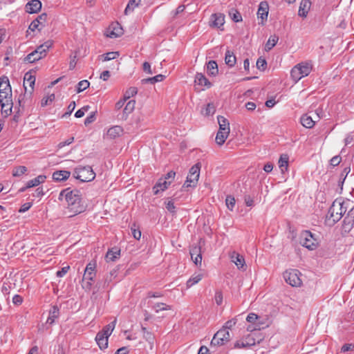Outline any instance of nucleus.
Wrapping results in <instances>:
<instances>
[{
    "label": "nucleus",
    "instance_id": "obj_1",
    "mask_svg": "<svg viewBox=\"0 0 354 354\" xmlns=\"http://www.w3.org/2000/svg\"><path fill=\"white\" fill-rule=\"evenodd\" d=\"M65 198L67 203V209L72 214L70 216L81 214L86 210V205L82 198V194L77 189L71 190L70 188L62 190L59 199Z\"/></svg>",
    "mask_w": 354,
    "mask_h": 354
},
{
    "label": "nucleus",
    "instance_id": "obj_2",
    "mask_svg": "<svg viewBox=\"0 0 354 354\" xmlns=\"http://www.w3.org/2000/svg\"><path fill=\"white\" fill-rule=\"evenodd\" d=\"M351 205L352 202L348 199L336 198L328 209V220H332L333 224L338 222Z\"/></svg>",
    "mask_w": 354,
    "mask_h": 354
},
{
    "label": "nucleus",
    "instance_id": "obj_3",
    "mask_svg": "<svg viewBox=\"0 0 354 354\" xmlns=\"http://www.w3.org/2000/svg\"><path fill=\"white\" fill-rule=\"evenodd\" d=\"M116 319L105 326L102 330L97 333L95 341L100 349H105L108 346V339L115 328Z\"/></svg>",
    "mask_w": 354,
    "mask_h": 354
},
{
    "label": "nucleus",
    "instance_id": "obj_4",
    "mask_svg": "<svg viewBox=\"0 0 354 354\" xmlns=\"http://www.w3.org/2000/svg\"><path fill=\"white\" fill-rule=\"evenodd\" d=\"M299 243L309 250H314L319 246L317 236L309 230H304L299 235Z\"/></svg>",
    "mask_w": 354,
    "mask_h": 354
},
{
    "label": "nucleus",
    "instance_id": "obj_5",
    "mask_svg": "<svg viewBox=\"0 0 354 354\" xmlns=\"http://www.w3.org/2000/svg\"><path fill=\"white\" fill-rule=\"evenodd\" d=\"M311 71V62H301L292 68L290 75L293 81L297 82L302 77L308 76Z\"/></svg>",
    "mask_w": 354,
    "mask_h": 354
},
{
    "label": "nucleus",
    "instance_id": "obj_6",
    "mask_svg": "<svg viewBox=\"0 0 354 354\" xmlns=\"http://www.w3.org/2000/svg\"><path fill=\"white\" fill-rule=\"evenodd\" d=\"M75 172V178L82 182H90L95 178V173L90 166H79Z\"/></svg>",
    "mask_w": 354,
    "mask_h": 354
},
{
    "label": "nucleus",
    "instance_id": "obj_7",
    "mask_svg": "<svg viewBox=\"0 0 354 354\" xmlns=\"http://www.w3.org/2000/svg\"><path fill=\"white\" fill-rule=\"evenodd\" d=\"M301 272L296 269H290L286 270L283 274V278L286 282L293 287L300 286L302 281L300 279Z\"/></svg>",
    "mask_w": 354,
    "mask_h": 354
},
{
    "label": "nucleus",
    "instance_id": "obj_8",
    "mask_svg": "<svg viewBox=\"0 0 354 354\" xmlns=\"http://www.w3.org/2000/svg\"><path fill=\"white\" fill-rule=\"evenodd\" d=\"M200 169V163H196L190 168L187 180L183 185L184 187H195L196 185L199 178Z\"/></svg>",
    "mask_w": 354,
    "mask_h": 354
},
{
    "label": "nucleus",
    "instance_id": "obj_9",
    "mask_svg": "<svg viewBox=\"0 0 354 354\" xmlns=\"http://www.w3.org/2000/svg\"><path fill=\"white\" fill-rule=\"evenodd\" d=\"M230 340V334L229 330L225 329H220L217 331L212 341L211 346H223Z\"/></svg>",
    "mask_w": 354,
    "mask_h": 354
},
{
    "label": "nucleus",
    "instance_id": "obj_10",
    "mask_svg": "<svg viewBox=\"0 0 354 354\" xmlns=\"http://www.w3.org/2000/svg\"><path fill=\"white\" fill-rule=\"evenodd\" d=\"M354 226V205H351V207L349 208V210L344 218L342 223V230L348 233L351 231Z\"/></svg>",
    "mask_w": 354,
    "mask_h": 354
},
{
    "label": "nucleus",
    "instance_id": "obj_11",
    "mask_svg": "<svg viewBox=\"0 0 354 354\" xmlns=\"http://www.w3.org/2000/svg\"><path fill=\"white\" fill-rule=\"evenodd\" d=\"M95 268L96 263L95 261H91L86 265V267L85 268L83 279L85 280H88V288H89L91 286L92 281H93V279L95 277Z\"/></svg>",
    "mask_w": 354,
    "mask_h": 354
},
{
    "label": "nucleus",
    "instance_id": "obj_12",
    "mask_svg": "<svg viewBox=\"0 0 354 354\" xmlns=\"http://www.w3.org/2000/svg\"><path fill=\"white\" fill-rule=\"evenodd\" d=\"M47 18L48 15L46 13H42L39 15L31 22L28 27V30H30L31 31L38 30L40 31L44 27H45L47 22Z\"/></svg>",
    "mask_w": 354,
    "mask_h": 354
},
{
    "label": "nucleus",
    "instance_id": "obj_13",
    "mask_svg": "<svg viewBox=\"0 0 354 354\" xmlns=\"http://www.w3.org/2000/svg\"><path fill=\"white\" fill-rule=\"evenodd\" d=\"M260 317L256 315L255 313H251L248 314V315L246 317L247 322L249 323H251L252 325H249L247 328L248 330L249 331H253L257 330H260V322H259Z\"/></svg>",
    "mask_w": 354,
    "mask_h": 354
},
{
    "label": "nucleus",
    "instance_id": "obj_14",
    "mask_svg": "<svg viewBox=\"0 0 354 354\" xmlns=\"http://www.w3.org/2000/svg\"><path fill=\"white\" fill-rule=\"evenodd\" d=\"M136 101L133 100H129L122 109V113L118 115V117L122 120H126L133 110L135 109Z\"/></svg>",
    "mask_w": 354,
    "mask_h": 354
},
{
    "label": "nucleus",
    "instance_id": "obj_15",
    "mask_svg": "<svg viewBox=\"0 0 354 354\" xmlns=\"http://www.w3.org/2000/svg\"><path fill=\"white\" fill-rule=\"evenodd\" d=\"M189 253L193 262L196 265H201L202 261V254L201 251V247L199 245H193Z\"/></svg>",
    "mask_w": 354,
    "mask_h": 354
},
{
    "label": "nucleus",
    "instance_id": "obj_16",
    "mask_svg": "<svg viewBox=\"0 0 354 354\" xmlns=\"http://www.w3.org/2000/svg\"><path fill=\"white\" fill-rule=\"evenodd\" d=\"M269 6L267 1H261L259 5L257 11L258 17L261 19V24L267 20L268 15Z\"/></svg>",
    "mask_w": 354,
    "mask_h": 354
},
{
    "label": "nucleus",
    "instance_id": "obj_17",
    "mask_svg": "<svg viewBox=\"0 0 354 354\" xmlns=\"http://www.w3.org/2000/svg\"><path fill=\"white\" fill-rule=\"evenodd\" d=\"M194 82L196 86H200L198 89L203 90L204 87L209 88L212 86L211 82L202 73H197L195 77Z\"/></svg>",
    "mask_w": 354,
    "mask_h": 354
},
{
    "label": "nucleus",
    "instance_id": "obj_18",
    "mask_svg": "<svg viewBox=\"0 0 354 354\" xmlns=\"http://www.w3.org/2000/svg\"><path fill=\"white\" fill-rule=\"evenodd\" d=\"M35 82V77L32 74L30 71L27 72L24 78V87L25 88L26 92H27V86L26 85H28L30 88L29 91L30 95L32 94L33 89H34V85Z\"/></svg>",
    "mask_w": 354,
    "mask_h": 354
},
{
    "label": "nucleus",
    "instance_id": "obj_19",
    "mask_svg": "<svg viewBox=\"0 0 354 354\" xmlns=\"http://www.w3.org/2000/svg\"><path fill=\"white\" fill-rule=\"evenodd\" d=\"M170 184L171 181H167L162 178H160L152 188L153 194L157 195L160 191H165L168 188Z\"/></svg>",
    "mask_w": 354,
    "mask_h": 354
},
{
    "label": "nucleus",
    "instance_id": "obj_20",
    "mask_svg": "<svg viewBox=\"0 0 354 354\" xmlns=\"http://www.w3.org/2000/svg\"><path fill=\"white\" fill-rule=\"evenodd\" d=\"M225 23V16L221 13L213 14L210 18V26L212 27L220 28Z\"/></svg>",
    "mask_w": 354,
    "mask_h": 354
},
{
    "label": "nucleus",
    "instance_id": "obj_21",
    "mask_svg": "<svg viewBox=\"0 0 354 354\" xmlns=\"http://www.w3.org/2000/svg\"><path fill=\"white\" fill-rule=\"evenodd\" d=\"M310 0H302L299 5L298 15L301 17L306 18L310 9Z\"/></svg>",
    "mask_w": 354,
    "mask_h": 354
},
{
    "label": "nucleus",
    "instance_id": "obj_22",
    "mask_svg": "<svg viewBox=\"0 0 354 354\" xmlns=\"http://www.w3.org/2000/svg\"><path fill=\"white\" fill-rule=\"evenodd\" d=\"M41 8V3L39 0H32L26 3V9L29 13H36Z\"/></svg>",
    "mask_w": 354,
    "mask_h": 354
},
{
    "label": "nucleus",
    "instance_id": "obj_23",
    "mask_svg": "<svg viewBox=\"0 0 354 354\" xmlns=\"http://www.w3.org/2000/svg\"><path fill=\"white\" fill-rule=\"evenodd\" d=\"M122 28L119 24H112L107 31L106 35L111 38H115L122 34Z\"/></svg>",
    "mask_w": 354,
    "mask_h": 354
},
{
    "label": "nucleus",
    "instance_id": "obj_24",
    "mask_svg": "<svg viewBox=\"0 0 354 354\" xmlns=\"http://www.w3.org/2000/svg\"><path fill=\"white\" fill-rule=\"evenodd\" d=\"M230 257L231 261L236 264L238 268L244 269L245 259L243 256L240 255L236 252H233L230 254Z\"/></svg>",
    "mask_w": 354,
    "mask_h": 354
},
{
    "label": "nucleus",
    "instance_id": "obj_25",
    "mask_svg": "<svg viewBox=\"0 0 354 354\" xmlns=\"http://www.w3.org/2000/svg\"><path fill=\"white\" fill-rule=\"evenodd\" d=\"M53 42L52 40H48L44 44L39 46L35 51H37V54L40 55L42 58L46 55V53L50 48L52 47Z\"/></svg>",
    "mask_w": 354,
    "mask_h": 354
},
{
    "label": "nucleus",
    "instance_id": "obj_26",
    "mask_svg": "<svg viewBox=\"0 0 354 354\" xmlns=\"http://www.w3.org/2000/svg\"><path fill=\"white\" fill-rule=\"evenodd\" d=\"M71 172L66 170L56 171L53 174V179L55 181L60 182L69 178Z\"/></svg>",
    "mask_w": 354,
    "mask_h": 354
},
{
    "label": "nucleus",
    "instance_id": "obj_27",
    "mask_svg": "<svg viewBox=\"0 0 354 354\" xmlns=\"http://www.w3.org/2000/svg\"><path fill=\"white\" fill-rule=\"evenodd\" d=\"M120 250L118 248H111L108 250L106 254V261L107 262L109 261H115L117 259L120 257Z\"/></svg>",
    "mask_w": 354,
    "mask_h": 354
},
{
    "label": "nucleus",
    "instance_id": "obj_28",
    "mask_svg": "<svg viewBox=\"0 0 354 354\" xmlns=\"http://www.w3.org/2000/svg\"><path fill=\"white\" fill-rule=\"evenodd\" d=\"M0 102H6V105L13 104L12 100V90L0 91Z\"/></svg>",
    "mask_w": 354,
    "mask_h": 354
},
{
    "label": "nucleus",
    "instance_id": "obj_29",
    "mask_svg": "<svg viewBox=\"0 0 354 354\" xmlns=\"http://www.w3.org/2000/svg\"><path fill=\"white\" fill-rule=\"evenodd\" d=\"M59 315V310L56 306H53L49 311V316L47 319V323L53 324L55 322L56 318Z\"/></svg>",
    "mask_w": 354,
    "mask_h": 354
},
{
    "label": "nucleus",
    "instance_id": "obj_30",
    "mask_svg": "<svg viewBox=\"0 0 354 354\" xmlns=\"http://www.w3.org/2000/svg\"><path fill=\"white\" fill-rule=\"evenodd\" d=\"M207 71L209 75L216 76L218 73L217 63L214 61H209L207 64Z\"/></svg>",
    "mask_w": 354,
    "mask_h": 354
},
{
    "label": "nucleus",
    "instance_id": "obj_31",
    "mask_svg": "<svg viewBox=\"0 0 354 354\" xmlns=\"http://www.w3.org/2000/svg\"><path fill=\"white\" fill-rule=\"evenodd\" d=\"M122 133V129L120 126H114L110 128L107 131V136L111 139H114Z\"/></svg>",
    "mask_w": 354,
    "mask_h": 354
},
{
    "label": "nucleus",
    "instance_id": "obj_32",
    "mask_svg": "<svg viewBox=\"0 0 354 354\" xmlns=\"http://www.w3.org/2000/svg\"><path fill=\"white\" fill-rule=\"evenodd\" d=\"M300 120L301 124L304 127L308 129L313 127L315 124V121L312 119L311 116H309L307 114L302 115Z\"/></svg>",
    "mask_w": 354,
    "mask_h": 354
},
{
    "label": "nucleus",
    "instance_id": "obj_33",
    "mask_svg": "<svg viewBox=\"0 0 354 354\" xmlns=\"http://www.w3.org/2000/svg\"><path fill=\"white\" fill-rule=\"evenodd\" d=\"M288 160L289 157L286 154H283L280 156L279 160V167L282 173H284L285 171H287L288 167Z\"/></svg>",
    "mask_w": 354,
    "mask_h": 354
},
{
    "label": "nucleus",
    "instance_id": "obj_34",
    "mask_svg": "<svg viewBox=\"0 0 354 354\" xmlns=\"http://www.w3.org/2000/svg\"><path fill=\"white\" fill-rule=\"evenodd\" d=\"M217 119L219 124V131L221 130L230 132V124L227 120L221 115H218Z\"/></svg>",
    "mask_w": 354,
    "mask_h": 354
},
{
    "label": "nucleus",
    "instance_id": "obj_35",
    "mask_svg": "<svg viewBox=\"0 0 354 354\" xmlns=\"http://www.w3.org/2000/svg\"><path fill=\"white\" fill-rule=\"evenodd\" d=\"M279 37L276 35H271L265 45V50L270 51L278 42Z\"/></svg>",
    "mask_w": 354,
    "mask_h": 354
},
{
    "label": "nucleus",
    "instance_id": "obj_36",
    "mask_svg": "<svg viewBox=\"0 0 354 354\" xmlns=\"http://www.w3.org/2000/svg\"><path fill=\"white\" fill-rule=\"evenodd\" d=\"M236 57L234 53L230 50H227L225 56V64L230 67H232L236 64Z\"/></svg>",
    "mask_w": 354,
    "mask_h": 354
},
{
    "label": "nucleus",
    "instance_id": "obj_37",
    "mask_svg": "<svg viewBox=\"0 0 354 354\" xmlns=\"http://www.w3.org/2000/svg\"><path fill=\"white\" fill-rule=\"evenodd\" d=\"M229 133L228 131H218L216 133V143L218 145H222L225 140L227 139L228 135H229Z\"/></svg>",
    "mask_w": 354,
    "mask_h": 354
},
{
    "label": "nucleus",
    "instance_id": "obj_38",
    "mask_svg": "<svg viewBox=\"0 0 354 354\" xmlns=\"http://www.w3.org/2000/svg\"><path fill=\"white\" fill-rule=\"evenodd\" d=\"M165 75L160 74V75H157L153 77H148V78L143 79V80H142V84L149 83V84H153L156 82H162L165 79Z\"/></svg>",
    "mask_w": 354,
    "mask_h": 354
},
{
    "label": "nucleus",
    "instance_id": "obj_39",
    "mask_svg": "<svg viewBox=\"0 0 354 354\" xmlns=\"http://www.w3.org/2000/svg\"><path fill=\"white\" fill-rule=\"evenodd\" d=\"M141 2V0H129L125 10L124 14L128 15L129 12L133 11L134 8L138 7Z\"/></svg>",
    "mask_w": 354,
    "mask_h": 354
},
{
    "label": "nucleus",
    "instance_id": "obj_40",
    "mask_svg": "<svg viewBox=\"0 0 354 354\" xmlns=\"http://www.w3.org/2000/svg\"><path fill=\"white\" fill-rule=\"evenodd\" d=\"M11 90L9 80L7 77L3 76L0 78V91H6Z\"/></svg>",
    "mask_w": 354,
    "mask_h": 354
},
{
    "label": "nucleus",
    "instance_id": "obj_41",
    "mask_svg": "<svg viewBox=\"0 0 354 354\" xmlns=\"http://www.w3.org/2000/svg\"><path fill=\"white\" fill-rule=\"evenodd\" d=\"M119 56V52L118 51H113V52H109L107 53L103 54L99 57L103 61H110L114 59H116Z\"/></svg>",
    "mask_w": 354,
    "mask_h": 354
},
{
    "label": "nucleus",
    "instance_id": "obj_42",
    "mask_svg": "<svg viewBox=\"0 0 354 354\" xmlns=\"http://www.w3.org/2000/svg\"><path fill=\"white\" fill-rule=\"evenodd\" d=\"M203 278L202 274H196L191 277L187 281L186 286L187 288H191L194 285L198 283Z\"/></svg>",
    "mask_w": 354,
    "mask_h": 354
},
{
    "label": "nucleus",
    "instance_id": "obj_43",
    "mask_svg": "<svg viewBox=\"0 0 354 354\" xmlns=\"http://www.w3.org/2000/svg\"><path fill=\"white\" fill-rule=\"evenodd\" d=\"M42 57L40 55L37 54V51H32V53H29L26 57L25 61H27L30 63H33L36 61H38L41 59Z\"/></svg>",
    "mask_w": 354,
    "mask_h": 354
},
{
    "label": "nucleus",
    "instance_id": "obj_44",
    "mask_svg": "<svg viewBox=\"0 0 354 354\" xmlns=\"http://www.w3.org/2000/svg\"><path fill=\"white\" fill-rule=\"evenodd\" d=\"M90 82L86 80H84L79 82L76 86V93H79L80 92H82L83 91L88 88Z\"/></svg>",
    "mask_w": 354,
    "mask_h": 354
},
{
    "label": "nucleus",
    "instance_id": "obj_45",
    "mask_svg": "<svg viewBox=\"0 0 354 354\" xmlns=\"http://www.w3.org/2000/svg\"><path fill=\"white\" fill-rule=\"evenodd\" d=\"M153 309L156 313H159L161 310H167L171 309V306L164 303H157L153 306Z\"/></svg>",
    "mask_w": 354,
    "mask_h": 354
},
{
    "label": "nucleus",
    "instance_id": "obj_46",
    "mask_svg": "<svg viewBox=\"0 0 354 354\" xmlns=\"http://www.w3.org/2000/svg\"><path fill=\"white\" fill-rule=\"evenodd\" d=\"M230 17H231V19L234 21V22H240L242 21V17H241V13L237 11L236 10H232L231 11H230L229 12Z\"/></svg>",
    "mask_w": 354,
    "mask_h": 354
},
{
    "label": "nucleus",
    "instance_id": "obj_47",
    "mask_svg": "<svg viewBox=\"0 0 354 354\" xmlns=\"http://www.w3.org/2000/svg\"><path fill=\"white\" fill-rule=\"evenodd\" d=\"M254 344H255L254 339H252V342H245V341H237L234 344V347L237 348H241L249 347V346H253Z\"/></svg>",
    "mask_w": 354,
    "mask_h": 354
},
{
    "label": "nucleus",
    "instance_id": "obj_48",
    "mask_svg": "<svg viewBox=\"0 0 354 354\" xmlns=\"http://www.w3.org/2000/svg\"><path fill=\"white\" fill-rule=\"evenodd\" d=\"M27 171V168L25 166H19L15 167L12 171V175L14 176H20L25 174Z\"/></svg>",
    "mask_w": 354,
    "mask_h": 354
},
{
    "label": "nucleus",
    "instance_id": "obj_49",
    "mask_svg": "<svg viewBox=\"0 0 354 354\" xmlns=\"http://www.w3.org/2000/svg\"><path fill=\"white\" fill-rule=\"evenodd\" d=\"M137 92L138 89L136 87H130L126 91L124 95V98L128 100L131 97L135 95L137 93Z\"/></svg>",
    "mask_w": 354,
    "mask_h": 354
},
{
    "label": "nucleus",
    "instance_id": "obj_50",
    "mask_svg": "<svg viewBox=\"0 0 354 354\" xmlns=\"http://www.w3.org/2000/svg\"><path fill=\"white\" fill-rule=\"evenodd\" d=\"M2 113H5L6 116L12 113V104L6 105V102H0Z\"/></svg>",
    "mask_w": 354,
    "mask_h": 354
},
{
    "label": "nucleus",
    "instance_id": "obj_51",
    "mask_svg": "<svg viewBox=\"0 0 354 354\" xmlns=\"http://www.w3.org/2000/svg\"><path fill=\"white\" fill-rule=\"evenodd\" d=\"M225 203L227 208L232 211L235 205L234 198L232 196H227L225 199Z\"/></svg>",
    "mask_w": 354,
    "mask_h": 354
},
{
    "label": "nucleus",
    "instance_id": "obj_52",
    "mask_svg": "<svg viewBox=\"0 0 354 354\" xmlns=\"http://www.w3.org/2000/svg\"><path fill=\"white\" fill-rule=\"evenodd\" d=\"M215 106L212 103H208L205 109V115L207 116L212 115L215 113Z\"/></svg>",
    "mask_w": 354,
    "mask_h": 354
},
{
    "label": "nucleus",
    "instance_id": "obj_53",
    "mask_svg": "<svg viewBox=\"0 0 354 354\" xmlns=\"http://www.w3.org/2000/svg\"><path fill=\"white\" fill-rule=\"evenodd\" d=\"M90 106L88 105L84 106L80 109L77 110L75 113V117L82 118L84 115L85 113L88 111Z\"/></svg>",
    "mask_w": 354,
    "mask_h": 354
},
{
    "label": "nucleus",
    "instance_id": "obj_54",
    "mask_svg": "<svg viewBox=\"0 0 354 354\" xmlns=\"http://www.w3.org/2000/svg\"><path fill=\"white\" fill-rule=\"evenodd\" d=\"M236 322H237V320L236 318L230 319L225 323L224 326H223V328L221 329H225V330H228L229 329H231L234 326H235V324H236Z\"/></svg>",
    "mask_w": 354,
    "mask_h": 354
},
{
    "label": "nucleus",
    "instance_id": "obj_55",
    "mask_svg": "<svg viewBox=\"0 0 354 354\" xmlns=\"http://www.w3.org/2000/svg\"><path fill=\"white\" fill-rule=\"evenodd\" d=\"M267 66V62L265 59L259 57L257 61V67L261 70L265 71Z\"/></svg>",
    "mask_w": 354,
    "mask_h": 354
},
{
    "label": "nucleus",
    "instance_id": "obj_56",
    "mask_svg": "<svg viewBox=\"0 0 354 354\" xmlns=\"http://www.w3.org/2000/svg\"><path fill=\"white\" fill-rule=\"evenodd\" d=\"M55 100V95L51 94L46 97H44L41 101V106H45L48 105L49 103H51Z\"/></svg>",
    "mask_w": 354,
    "mask_h": 354
},
{
    "label": "nucleus",
    "instance_id": "obj_57",
    "mask_svg": "<svg viewBox=\"0 0 354 354\" xmlns=\"http://www.w3.org/2000/svg\"><path fill=\"white\" fill-rule=\"evenodd\" d=\"M214 299L218 306L223 303V293L221 290H216L215 292Z\"/></svg>",
    "mask_w": 354,
    "mask_h": 354
},
{
    "label": "nucleus",
    "instance_id": "obj_58",
    "mask_svg": "<svg viewBox=\"0 0 354 354\" xmlns=\"http://www.w3.org/2000/svg\"><path fill=\"white\" fill-rule=\"evenodd\" d=\"M96 120L95 112H92L84 120V124L88 126L93 123Z\"/></svg>",
    "mask_w": 354,
    "mask_h": 354
},
{
    "label": "nucleus",
    "instance_id": "obj_59",
    "mask_svg": "<svg viewBox=\"0 0 354 354\" xmlns=\"http://www.w3.org/2000/svg\"><path fill=\"white\" fill-rule=\"evenodd\" d=\"M166 208L167 209L172 213V214H175L176 213V207L174 205V203L173 202L172 200H170V201H168L166 203Z\"/></svg>",
    "mask_w": 354,
    "mask_h": 354
},
{
    "label": "nucleus",
    "instance_id": "obj_60",
    "mask_svg": "<svg viewBox=\"0 0 354 354\" xmlns=\"http://www.w3.org/2000/svg\"><path fill=\"white\" fill-rule=\"evenodd\" d=\"M354 351V344H345L341 348V353Z\"/></svg>",
    "mask_w": 354,
    "mask_h": 354
},
{
    "label": "nucleus",
    "instance_id": "obj_61",
    "mask_svg": "<svg viewBox=\"0 0 354 354\" xmlns=\"http://www.w3.org/2000/svg\"><path fill=\"white\" fill-rule=\"evenodd\" d=\"M37 185H39L37 184V180H36V179L35 178L28 181L27 183H26V186L25 187L21 188L20 189V191L21 192H24L27 188L33 187H35V186H37Z\"/></svg>",
    "mask_w": 354,
    "mask_h": 354
},
{
    "label": "nucleus",
    "instance_id": "obj_62",
    "mask_svg": "<svg viewBox=\"0 0 354 354\" xmlns=\"http://www.w3.org/2000/svg\"><path fill=\"white\" fill-rule=\"evenodd\" d=\"M341 160L342 158L340 156H335L330 159V163L332 166L335 167L341 162Z\"/></svg>",
    "mask_w": 354,
    "mask_h": 354
},
{
    "label": "nucleus",
    "instance_id": "obj_63",
    "mask_svg": "<svg viewBox=\"0 0 354 354\" xmlns=\"http://www.w3.org/2000/svg\"><path fill=\"white\" fill-rule=\"evenodd\" d=\"M69 269H70V267L68 266L63 267L60 270H58L57 272V273H56L57 277H64L68 272Z\"/></svg>",
    "mask_w": 354,
    "mask_h": 354
},
{
    "label": "nucleus",
    "instance_id": "obj_64",
    "mask_svg": "<svg viewBox=\"0 0 354 354\" xmlns=\"http://www.w3.org/2000/svg\"><path fill=\"white\" fill-rule=\"evenodd\" d=\"M244 201L248 207H252L254 205V200L250 195L244 196Z\"/></svg>",
    "mask_w": 354,
    "mask_h": 354
}]
</instances>
